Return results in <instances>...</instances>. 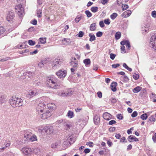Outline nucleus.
I'll list each match as a JSON object with an SVG mask.
<instances>
[{
    "instance_id": "09e8293b",
    "label": "nucleus",
    "mask_w": 156,
    "mask_h": 156,
    "mask_svg": "<svg viewBox=\"0 0 156 156\" xmlns=\"http://www.w3.org/2000/svg\"><path fill=\"white\" fill-rule=\"evenodd\" d=\"M86 145L89 146L90 147H92L94 146V144L92 142H89L86 143Z\"/></svg>"
},
{
    "instance_id": "c03bdc74",
    "label": "nucleus",
    "mask_w": 156,
    "mask_h": 156,
    "mask_svg": "<svg viewBox=\"0 0 156 156\" xmlns=\"http://www.w3.org/2000/svg\"><path fill=\"white\" fill-rule=\"evenodd\" d=\"M85 13L87 15V16L88 17H90L92 16V14L88 10H86L85 12Z\"/></svg>"
},
{
    "instance_id": "338daca9",
    "label": "nucleus",
    "mask_w": 156,
    "mask_h": 156,
    "mask_svg": "<svg viewBox=\"0 0 156 156\" xmlns=\"http://www.w3.org/2000/svg\"><path fill=\"white\" fill-rule=\"evenodd\" d=\"M44 64L42 61H41L38 63V65L39 67H43L44 66Z\"/></svg>"
},
{
    "instance_id": "412c9836",
    "label": "nucleus",
    "mask_w": 156,
    "mask_h": 156,
    "mask_svg": "<svg viewBox=\"0 0 156 156\" xmlns=\"http://www.w3.org/2000/svg\"><path fill=\"white\" fill-rule=\"evenodd\" d=\"M67 140L70 145H71L72 144H73L75 141V139L72 136H70L68 138Z\"/></svg>"
},
{
    "instance_id": "e2e57ef3",
    "label": "nucleus",
    "mask_w": 156,
    "mask_h": 156,
    "mask_svg": "<svg viewBox=\"0 0 156 156\" xmlns=\"http://www.w3.org/2000/svg\"><path fill=\"white\" fill-rule=\"evenodd\" d=\"M116 123V122L114 120H112L110 121L108 123V124L109 125H112L113 124H115Z\"/></svg>"
},
{
    "instance_id": "58836bf2",
    "label": "nucleus",
    "mask_w": 156,
    "mask_h": 156,
    "mask_svg": "<svg viewBox=\"0 0 156 156\" xmlns=\"http://www.w3.org/2000/svg\"><path fill=\"white\" fill-rule=\"evenodd\" d=\"M37 16L38 17H41L42 16V11L39 9L37 10Z\"/></svg>"
},
{
    "instance_id": "5fc2aeb1",
    "label": "nucleus",
    "mask_w": 156,
    "mask_h": 156,
    "mask_svg": "<svg viewBox=\"0 0 156 156\" xmlns=\"http://www.w3.org/2000/svg\"><path fill=\"white\" fill-rule=\"evenodd\" d=\"M110 101L112 103H115L117 101L116 99L115 98H111L110 99Z\"/></svg>"
},
{
    "instance_id": "6ab92c4d",
    "label": "nucleus",
    "mask_w": 156,
    "mask_h": 156,
    "mask_svg": "<svg viewBox=\"0 0 156 156\" xmlns=\"http://www.w3.org/2000/svg\"><path fill=\"white\" fill-rule=\"evenodd\" d=\"M156 41V34H155L153 35L150 39V44H155V42Z\"/></svg>"
},
{
    "instance_id": "6e6d98bb",
    "label": "nucleus",
    "mask_w": 156,
    "mask_h": 156,
    "mask_svg": "<svg viewBox=\"0 0 156 156\" xmlns=\"http://www.w3.org/2000/svg\"><path fill=\"white\" fill-rule=\"evenodd\" d=\"M28 44L30 45H34L35 44V42L32 40H29L28 41Z\"/></svg>"
},
{
    "instance_id": "a18cd8bd",
    "label": "nucleus",
    "mask_w": 156,
    "mask_h": 156,
    "mask_svg": "<svg viewBox=\"0 0 156 156\" xmlns=\"http://www.w3.org/2000/svg\"><path fill=\"white\" fill-rule=\"evenodd\" d=\"M110 20L109 19H105L104 20V23L107 25H109L110 23Z\"/></svg>"
},
{
    "instance_id": "4468645a",
    "label": "nucleus",
    "mask_w": 156,
    "mask_h": 156,
    "mask_svg": "<svg viewBox=\"0 0 156 156\" xmlns=\"http://www.w3.org/2000/svg\"><path fill=\"white\" fill-rule=\"evenodd\" d=\"M131 13L132 12L130 10H127L122 13V16L124 18L128 17L131 15Z\"/></svg>"
},
{
    "instance_id": "72a5a7b5",
    "label": "nucleus",
    "mask_w": 156,
    "mask_h": 156,
    "mask_svg": "<svg viewBox=\"0 0 156 156\" xmlns=\"http://www.w3.org/2000/svg\"><path fill=\"white\" fill-rule=\"evenodd\" d=\"M140 118L143 120H146L147 118V115L146 113L142 114L140 116Z\"/></svg>"
},
{
    "instance_id": "774afa93",
    "label": "nucleus",
    "mask_w": 156,
    "mask_h": 156,
    "mask_svg": "<svg viewBox=\"0 0 156 156\" xmlns=\"http://www.w3.org/2000/svg\"><path fill=\"white\" fill-rule=\"evenodd\" d=\"M152 139L154 142H156V133L153 136Z\"/></svg>"
},
{
    "instance_id": "bb28decb",
    "label": "nucleus",
    "mask_w": 156,
    "mask_h": 156,
    "mask_svg": "<svg viewBox=\"0 0 156 156\" xmlns=\"http://www.w3.org/2000/svg\"><path fill=\"white\" fill-rule=\"evenodd\" d=\"M67 116L70 118H72L74 116V114L71 111H69L67 114Z\"/></svg>"
},
{
    "instance_id": "f257e3e1",
    "label": "nucleus",
    "mask_w": 156,
    "mask_h": 156,
    "mask_svg": "<svg viewBox=\"0 0 156 156\" xmlns=\"http://www.w3.org/2000/svg\"><path fill=\"white\" fill-rule=\"evenodd\" d=\"M47 81L48 82V84H50V86L49 87L55 89L59 88L60 85V83L57 82L55 77H48L47 78Z\"/></svg>"
},
{
    "instance_id": "473e14b6",
    "label": "nucleus",
    "mask_w": 156,
    "mask_h": 156,
    "mask_svg": "<svg viewBox=\"0 0 156 156\" xmlns=\"http://www.w3.org/2000/svg\"><path fill=\"white\" fill-rule=\"evenodd\" d=\"M60 59H56L55 60V64L54 65V66H56L57 67H58L60 64L61 63V61H59Z\"/></svg>"
},
{
    "instance_id": "0eeeda50",
    "label": "nucleus",
    "mask_w": 156,
    "mask_h": 156,
    "mask_svg": "<svg viewBox=\"0 0 156 156\" xmlns=\"http://www.w3.org/2000/svg\"><path fill=\"white\" fill-rule=\"evenodd\" d=\"M38 94V93L36 90H30L28 93L27 94L26 97L28 98H30Z\"/></svg>"
},
{
    "instance_id": "5701e85b",
    "label": "nucleus",
    "mask_w": 156,
    "mask_h": 156,
    "mask_svg": "<svg viewBox=\"0 0 156 156\" xmlns=\"http://www.w3.org/2000/svg\"><path fill=\"white\" fill-rule=\"evenodd\" d=\"M142 89V87L138 86L134 88L133 90V91L134 93H137L140 91Z\"/></svg>"
},
{
    "instance_id": "a19ab883",
    "label": "nucleus",
    "mask_w": 156,
    "mask_h": 156,
    "mask_svg": "<svg viewBox=\"0 0 156 156\" xmlns=\"http://www.w3.org/2000/svg\"><path fill=\"white\" fill-rule=\"evenodd\" d=\"M122 10H125L129 8V6L127 5L122 4Z\"/></svg>"
},
{
    "instance_id": "de8ad7c7",
    "label": "nucleus",
    "mask_w": 156,
    "mask_h": 156,
    "mask_svg": "<svg viewBox=\"0 0 156 156\" xmlns=\"http://www.w3.org/2000/svg\"><path fill=\"white\" fill-rule=\"evenodd\" d=\"M133 76V78L136 80H137L139 77V75L135 73H134Z\"/></svg>"
},
{
    "instance_id": "13d9d810",
    "label": "nucleus",
    "mask_w": 156,
    "mask_h": 156,
    "mask_svg": "<svg viewBox=\"0 0 156 156\" xmlns=\"http://www.w3.org/2000/svg\"><path fill=\"white\" fill-rule=\"evenodd\" d=\"M58 143L55 142L53 144L51 145V147L52 148H56L58 146Z\"/></svg>"
},
{
    "instance_id": "f8f14e48",
    "label": "nucleus",
    "mask_w": 156,
    "mask_h": 156,
    "mask_svg": "<svg viewBox=\"0 0 156 156\" xmlns=\"http://www.w3.org/2000/svg\"><path fill=\"white\" fill-rule=\"evenodd\" d=\"M78 64V62L75 57H73L71 59V61L70 62V65L73 67H77Z\"/></svg>"
},
{
    "instance_id": "4c0bfd02",
    "label": "nucleus",
    "mask_w": 156,
    "mask_h": 156,
    "mask_svg": "<svg viewBox=\"0 0 156 156\" xmlns=\"http://www.w3.org/2000/svg\"><path fill=\"white\" fill-rule=\"evenodd\" d=\"M51 60L49 58H45L43 61V62L44 64H46L48 62H50Z\"/></svg>"
},
{
    "instance_id": "b1692460",
    "label": "nucleus",
    "mask_w": 156,
    "mask_h": 156,
    "mask_svg": "<svg viewBox=\"0 0 156 156\" xmlns=\"http://www.w3.org/2000/svg\"><path fill=\"white\" fill-rule=\"evenodd\" d=\"M39 44H44L46 42V38L45 37H41L39 39Z\"/></svg>"
},
{
    "instance_id": "a878e982",
    "label": "nucleus",
    "mask_w": 156,
    "mask_h": 156,
    "mask_svg": "<svg viewBox=\"0 0 156 156\" xmlns=\"http://www.w3.org/2000/svg\"><path fill=\"white\" fill-rule=\"evenodd\" d=\"M96 29V25L95 23H93L91 24L90 27V30L91 31H94Z\"/></svg>"
},
{
    "instance_id": "e433bc0d",
    "label": "nucleus",
    "mask_w": 156,
    "mask_h": 156,
    "mask_svg": "<svg viewBox=\"0 0 156 156\" xmlns=\"http://www.w3.org/2000/svg\"><path fill=\"white\" fill-rule=\"evenodd\" d=\"M118 16V14L116 13H114L110 16V17L112 20L115 19Z\"/></svg>"
},
{
    "instance_id": "6e6552de",
    "label": "nucleus",
    "mask_w": 156,
    "mask_h": 156,
    "mask_svg": "<svg viewBox=\"0 0 156 156\" xmlns=\"http://www.w3.org/2000/svg\"><path fill=\"white\" fill-rule=\"evenodd\" d=\"M10 105L13 108H16V97L12 96L9 99V101Z\"/></svg>"
},
{
    "instance_id": "393cba45",
    "label": "nucleus",
    "mask_w": 156,
    "mask_h": 156,
    "mask_svg": "<svg viewBox=\"0 0 156 156\" xmlns=\"http://www.w3.org/2000/svg\"><path fill=\"white\" fill-rule=\"evenodd\" d=\"M5 99L6 98L4 95L0 96V102L2 104L6 103V100Z\"/></svg>"
},
{
    "instance_id": "aec40b11",
    "label": "nucleus",
    "mask_w": 156,
    "mask_h": 156,
    "mask_svg": "<svg viewBox=\"0 0 156 156\" xmlns=\"http://www.w3.org/2000/svg\"><path fill=\"white\" fill-rule=\"evenodd\" d=\"M100 120V116L98 115H96L94 118V123L97 125Z\"/></svg>"
},
{
    "instance_id": "052dcab7",
    "label": "nucleus",
    "mask_w": 156,
    "mask_h": 156,
    "mask_svg": "<svg viewBox=\"0 0 156 156\" xmlns=\"http://www.w3.org/2000/svg\"><path fill=\"white\" fill-rule=\"evenodd\" d=\"M40 151V150L39 148L37 147L35 148L34 149V152L35 154H37L39 153Z\"/></svg>"
},
{
    "instance_id": "7ed1b4c3",
    "label": "nucleus",
    "mask_w": 156,
    "mask_h": 156,
    "mask_svg": "<svg viewBox=\"0 0 156 156\" xmlns=\"http://www.w3.org/2000/svg\"><path fill=\"white\" fill-rule=\"evenodd\" d=\"M15 15L13 12L10 11L7 14L6 19L10 23H12L13 22Z\"/></svg>"
},
{
    "instance_id": "39448f33",
    "label": "nucleus",
    "mask_w": 156,
    "mask_h": 156,
    "mask_svg": "<svg viewBox=\"0 0 156 156\" xmlns=\"http://www.w3.org/2000/svg\"><path fill=\"white\" fill-rule=\"evenodd\" d=\"M46 105L43 103H40L36 107V110L39 113L40 112H42L46 108Z\"/></svg>"
},
{
    "instance_id": "f704fd0d",
    "label": "nucleus",
    "mask_w": 156,
    "mask_h": 156,
    "mask_svg": "<svg viewBox=\"0 0 156 156\" xmlns=\"http://www.w3.org/2000/svg\"><path fill=\"white\" fill-rule=\"evenodd\" d=\"M26 74L27 75L28 77L30 78L31 76L34 75V73L33 72L28 71L26 73Z\"/></svg>"
},
{
    "instance_id": "a211bd4d",
    "label": "nucleus",
    "mask_w": 156,
    "mask_h": 156,
    "mask_svg": "<svg viewBox=\"0 0 156 156\" xmlns=\"http://www.w3.org/2000/svg\"><path fill=\"white\" fill-rule=\"evenodd\" d=\"M117 85V83L116 82H113L111 85V87L112 90L113 91L115 92L116 91L117 89L116 87Z\"/></svg>"
},
{
    "instance_id": "f3484780",
    "label": "nucleus",
    "mask_w": 156,
    "mask_h": 156,
    "mask_svg": "<svg viewBox=\"0 0 156 156\" xmlns=\"http://www.w3.org/2000/svg\"><path fill=\"white\" fill-rule=\"evenodd\" d=\"M71 92H64L63 91H61L58 94V95L64 97L67 96H69L72 94Z\"/></svg>"
},
{
    "instance_id": "37998d69",
    "label": "nucleus",
    "mask_w": 156,
    "mask_h": 156,
    "mask_svg": "<svg viewBox=\"0 0 156 156\" xmlns=\"http://www.w3.org/2000/svg\"><path fill=\"white\" fill-rule=\"evenodd\" d=\"M91 10L92 12H95L98 11V8L96 7H92L91 8Z\"/></svg>"
},
{
    "instance_id": "0e129e2a",
    "label": "nucleus",
    "mask_w": 156,
    "mask_h": 156,
    "mask_svg": "<svg viewBox=\"0 0 156 156\" xmlns=\"http://www.w3.org/2000/svg\"><path fill=\"white\" fill-rule=\"evenodd\" d=\"M151 16L155 18L156 17V11H153L151 13Z\"/></svg>"
},
{
    "instance_id": "4be33fe9",
    "label": "nucleus",
    "mask_w": 156,
    "mask_h": 156,
    "mask_svg": "<svg viewBox=\"0 0 156 156\" xmlns=\"http://www.w3.org/2000/svg\"><path fill=\"white\" fill-rule=\"evenodd\" d=\"M5 142L4 140H2L0 143V152L3 151L5 148L4 145Z\"/></svg>"
},
{
    "instance_id": "cd10ccee",
    "label": "nucleus",
    "mask_w": 156,
    "mask_h": 156,
    "mask_svg": "<svg viewBox=\"0 0 156 156\" xmlns=\"http://www.w3.org/2000/svg\"><path fill=\"white\" fill-rule=\"evenodd\" d=\"M135 137V136L132 135L129 136L127 138L128 141L129 142H132L134 141Z\"/></svg>"
},
{
    "instance_id": "8fccbe9b",
    "label": "nucleus",
    "mask_w": 156,
    "mask_h": 156,
    "mask_svg": "<svg viewBox=\"0 0 156 156\" xmlns=\"http://www.w3.org/2000/svg\"><path fill=\"white\" fill-rule=\"evenodd\" d=\"M38 129L39 132H41L42 134L43 133L44 134V128H43L42 127H39Z\"/></svg>"
},
{
    "instance_id": "ea45409f",
    "label": "nucleus",
    "mask_w": 156,
    "mask_h": 156,
    "mask_svg": "<svg viewBox=\"0 0 156 156\" xmlns=\"http://www.w3.org/2000/svg\"><path fill=\"white\" fill-rule=\"evenodd\" d=\"M149 120L150 121L154 122L155 121V118H154V115H152L149 118Z\"/></svg>"
},
{
    "instance_id": "423d86ee",
    "label": "nucleus",
    "mask_w": 156,
    "mask_h": 156,
    "mask_svg": "<svg viewBox=\"0 0 156 156\" xmlns=\"http://www.w3.org/2000/svg\"><path fill=\"white\" fill-rule=\"evenodd\" d=\"M21 151L25 155H29L31 154L32 152V150L30 148L26 147L22 148Z\"/></svg>"
},
{
    "instance_id": "bf43d9fd",
    "label": "nucleus",
    "mask_w": 156,
    "mask_h": 156,
    "mask_svg": "<svg viewBox=\"0 0 156 156\" xmlns=\"http://www.w3.org/2000/svg\"><path fill=\"white\" fill-rule=\"evenodd\" d=\"M137 113L136 111L134 112L131 115L132 117L134 118L137 116Z\"/></svg>"
},
{
    "instance_id": "ddd939ff",
    "label": "nucleus",
    "mask_w": 156,
    "mask_h": 156,
    "mask_svg": "<svg viewBox=\"0 0 156 156\" xmlns=\"http://www.w3.org/2000/svg\"><path fill=\"white\" fill-rule=\"evenodd\" d=\"M112 115L107 112L104 113L103 114V118L107 120H109L112 119Z\"/></svg>"
},
{
    "instance_id": "49530a36",
    "label": "nucleus",
    "mask_w": 156,
    "mask_h": 156,
    "mask_svg": "<svg viewBox=\"0 0 156 156\" xmlns=\"http://www.w3.org/2000/svg\"><path fill=\"white\" fill-rule=\"evenodd\" d=\"M117 118L119 119L122 120L123 119V116L121 114L117 115Z\"/></svg>"
},
{
    "instance_id": "f03ea898",
    "label": "nucleus",
    "mask_w": 156,
    "mask_h": 156,
    "mask_svg": "<svg viewBox=\"0 0 156 156\" xmlns=\"http://www.w3.org/2000/svg\"><path fill=\"white\" fill-rule=\"evenodd\" d=\"M16 12L20 17L21 16L24 12L23 8L21 4L16 5L15 7Z\"/></svg>"
},
{
    "instance_id": "7c9ffc66",
    "label": "nucleus",
    "mask_w": 156,
    "mask_h": 156,
    "mask_svg": "<svg viewBox=\"0 0 156 156\" xmlns=\"http://www.w3.org/2000/svg\"><path fill=\"white\" fill-rule=\"evenodd\" d=\"M122 80L124 82L126 83L128 82L129 80V78L126 76H124L121 77Z\"/></svg>"
},
{
    "instance_id": "79ce46f5",
    "label": "nucleus",
    "mask_w": 156,
    "mask_h": 156,
    "mask_svg": "<svg viewBox=\"0 0 156 156\" xmlns=\"http://www.w3.org/2000/svg\"><path fill=\"white\" fill-rule=\"evenodd\" d=\"M5 29L2 27H0V36L3 34L5 32Z\"/></svg>"
},
{
    "instance_id": "1a4fd4ad",
    "label": "nucleus",
    "mask_w": 156,
    "mask_h": 156,
    "mask_svg": "<svg viewBox=\"0 0 156 156\" xmlns=\"http://www.w3.org/2000/svg\"><path fill=\"white\" fill-rule=\"evenodd\" d=\"M57 75L60 78H64L67 74V72L66 70H60L56 73Z\"/></svg>"
},
{
    "instance_id": "dca6fc26",
    "label": "nucleus",
    "mask_w": 156,
    "mask_h": 156,
    "mask_svg": "<svg viewBox=\"0 0 156 156\" xmlns=\"http://www.w3.org/2000/svg\"><path fill=\"white\" fill-rule=\"evenodd\" d=\"M62 124L65 127V128L66 130L69 129L70 128V126L68 123V121L65 120H62Z\"/></svg>"
},
{
    "instance_id": "4d7b16f0",
    "label": "nucleus",
    "mask_w": 156,
    "mask_h": 156,
    "mask_svg": "<svg viewBox=\"0 0 156 156\" xmlns=\"http://www.w3.org/2000/svg\"><path fill=\"white\" fill-rule=\"evenodd\" d=\"M53 105H54L52 103H49L47 104V107L49 108H53Z\"/></svg>"
},
{
    "instance_id": "2eb2a0df",
    "label": "nucleus",
    "mask_w": 156,
    "mask_h": 156,
    "mask_svg": "<svg viewBox=\"0 0 156 156\" xmlns=\"http://www.w3.org/2000/svg\"><path fill=\"white\" fill-rule=\"evenodd\" d=\"M32 133L30 132V131H24V137L26 139H27V140H29L32 136Z\"/></svg>"
},
{
    "instance_id": "680f3d73",
    "label": "nucleus",
    "mask_w": 156,
    "mask_h": 156,
    "mask_svg": "<svg viewBox=\"0 0 156 156\" xmlns=\"http://www.w3.org/2000/svg\"><path fill=\"white\" fill-rule=\"evenodd\" d=\"M103 34V33L101 31H99L97 33L96 36L97 37H101Z\"/></svg>"
},
{
    "instance_id": "9b49d317",
    "label": "nucleus",
    "mask_w": 156,
    "mask_h": 156,
    "mask_svg": "<svg viewBox=\"0 0 156 156\" xmlns=\"http://www.w3.org/2000/svg\"><path fill=\"white\" fill-rule=\"evenodd\" d=\"M51 116V114L50 112L48 110L44 112L41 114V118L42 119H45L50 117Z\"/></svg>"
},
{
    "instance_id": "9d476101",
    "label": "nucleus",
    "mask_w": 156,
    "mask_h": 156,
    "mask_svg": "<svg viewBox=\"0 0 156 156\" xmlns=\"http://www.w3.org/2000/svg\"><path fill=\"white\" fill-rule=\"evenodd\" d=\"M16 108L22 106L23 102V100L20 98H17L16 97Z\"/></svg>"
},
{
    "instance_id": "2f4dec72",
    "label": "nucleus",
    "mask_w": 156,
    "mask_h": 156,
    "mask_svg": "<svg viewBox=\"0 0 156 156\" xmlns=\"http://www.w3.org/2000/svg\"><path fill=\"white\" fill-rule=\"evenodd\" d=\"M89 36L90 37L89 41H92L95 39L96 38L94 34L91 35L90 34H89Z\"/></svg>"
},
{
    "instance_id": "c756f323",
    "label": "nucleus",
    "mask_w": 156,
    "mask_h": 156,
    "mask_svg": "<svg viewBox=\"0 0 156 156\" xmlns=\"http://www.w3.org/2000/svg\"><path fill=\"white\" fill-rule=\"evenodd\" d=\"M29 140L32 142L37 141V136L35 135H33L32 136H31Z\"/></svg>"
},
{
    "instance_id": "864d4df0",
    "label": "nucleus",
    "mask_w": 156,
    "mask_h": 156,
    "mask_svg": "<svg viewBox=\"0 0 156 156\" xmlns=\"http://www.w3.org/2000/svg\"><path fill=\"white\" fill-rule=\"evenodd\" d=\"M84 34L83 32L82 31H80L77 35L79 37H81L83 36Z\"/></svg>"
},
{
    "instance_id": "20e7f679",
    "label": "nucleus",
    "mask_w": 156,
    "mask_h": 156,
    "mask_svg": "<svg viewBox=\"0 0 156 156\" xmlns=\"http://www.w3.org/2000/svg\"><path fill=\"white\" fill-rule=\"evenodd\" d=\"M44 134H51L54 133L53 127L52 126H46L44 128Z\"/></svg>"
},
{
    "instance_id": "3c124183",
    "label": "nucleus",
    "mask_w": 156,
    "mask_h": 156,
    "mask_svg": "<svg viewBox=\"0 0 156 156\" xmlns=\"http://www.w3.org/2000/svg\"><path fill=\"white\" fill-rule=\"evenodd\" d=\"M125 45L127 49H128L129 50L130 49V42L128 41L127 42Z\"/></svg>"
},
{
    "instance_id": "69168bd1",
    "label": "nucleus",
    "mask_w": 156,
    "mask_h": 156,
    "mask_svg": "<svg viewBox=\"0 0 156 156\" xmlns=\"http://www.w3.org/2000/svg\"><path fill=\"white\" fill-rule=\"evenodd\" d=\"M115 136L117 139H120L121 137V135L119 133L115 134Z\"/></svg>"
},
{
    "instance_id": "603ef678",
    "label": "nucleus",
    "mask_w": 156,
    "mask_h": 156,
    "mask_svg": "<svg viewBox=\"0 0 156 156\" xmlns=\"http://www.w3.org/2000/svg\"><path fill=\"white\" fill-rule=\"evenodd\" d=\"M5 145L4 146L5 147V148L6 147H8L10 145V142L9 141H8L7 142H5Z\"/></svg>"
},
{
    "instance_id": "c9c22d12",
    "label": "nucleus",
    "mask_w": 156,
    "mask_h": 156,
    "mask_svg": "<svg viewBox=\"0 0 156 156\" xmlns=\"http://www.w3.org/2000/svg\"><path fill=\"white\" fill-rule=\"evenodd\" d=\"M83 62L86 65H88L90 64V61L89 59L87 58L84 60Z\"/></svg>"
},
{
    "instance_id": "c85d7f7f",
    "label": "nucleus",
    "mask_w": 156,
    "mask_h": 156,
    "mask_svg": "<svg viewBox=\"0 0 156 156\" xmlns=\"http://www.w3.org/2000/svg\"><path fill=\"white\" fill-rule=\"evenodd\" d=\"M121 33L120 32H116L115 35V37L116 40L119 39L121 37Z\"/></svg>"
}]
</instances>
